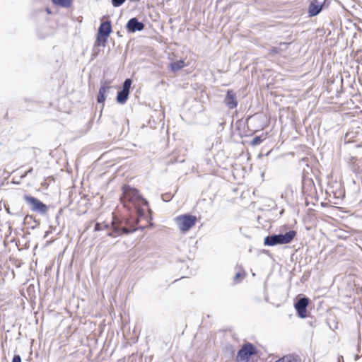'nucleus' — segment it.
Listing matches in <instances>:
<instances>
[{"mask_svg":"<svg viewBox=\"0 0 362 362\" xmlns=\"http://www.w3.org/2000/svg\"><path fill=\"white\" fill-rule=\"evenodd\" d=\"M110 88V86H102L100 88L99 91H98V95L97 96V102L98 103H103L105 102V100L106 99V97H105L106 91H107V90H108Z\"/></svg>","mask_w":362,"mask_h":362,"instance_id":"obj_15","label":"nucleus"},{"mask_svg":"<svg viewBox=\"0 0 362 362\" xmlns=\"http://www.w3.org/2000/svg\"><path fill=\"white\" fill-rule=\"evenodd\" d=\"M62 209H60V210L57 212V215H56V217H55V218H56V221H58L59 217V216L62 214Z\"/></svg>","mask_w":362,"mask_h":362,"instance_id":"obj_25","label":"nucleus"},{"mask_svg":"<svg viewBox=\"0 0 362 362\" xmlns=\"http://www.w3.org/2000/svg\"><path fill=\"white\" fill-rule=\"evenodd\" d=\"M33 168H29V169L26 171V173H25V175H28V174L32 173H33Z\"/></svg>","mask_w":362,"mask_h":362,"instance_id":"obj_26","label":"nucleus"},{"mask_svg":"<svg viewBox=\"0 0 362 362\" xmlns=\"http://www.w3.org/2000/svg\"><path fill=\"white\" fill-rule=\"evenodd\" d=\"M197 217L189 214L180 215L175 218L179 229L182 232L189 230L197 223Z\"/></svg>","mask_w":362,"mask_h":362,"instance_id":"obj_5","label":"nucleus"},{"mask_svg":"<svg viewBox=\"0 0 362 362\" xmlns=\"http://www.w3.org/2000/svg\"><path fill=\"white\" fill-rule=\"evenodd\" d=\"M315 190L313 181L310 178H303L302 180V192L304 194L311 195Z\"/></svg>","mask_w":362,"mask_h":362,"instance_id":"obj_12","label":"nucleus"},{"mask_svg":"<svg viewBox=\"0 0 362 362\" xmlns=\"http://www.w3.org/2000/svg\"><path fill=\"white\" fill-rule=\"evenodd\" d=\"M132 80L130 78H127L123 83L122 88L121 90L128 92L129 93V90L132 85Z\"/></svg>","mask_w":362,"mask_h":362,"instance_id":"obj_20","label":"nucleus"},{"mask_svg":"<svg viewBox=\"0 0 362 362\" xmlns=\"http://www.w3.org/2000/svg\"><path fill=\"white\" fill-rule=\"evenodd\" d=\"M289 42H281L279 47H273L271 48L269 53L272 54H280L282 52L288 49Z\"/></svg>","mask_w":362,"mask_h":362,"instance_id":"obj_13","label":"nucleus"},{"mask_svg":"<svg viewBox=\"0 0 362 362\" xmlns=\"http://www.w3.org/2000/svg\"><path fill=\"white\" fill-rule=\"evenodd\" d=\"M266 138H262V136H255L250 141V145L252 146H257L260 144Z\"/></svg>","mask_w":362,"mask_h":362,"instance_id":"obj_19","label":"nucleus"},{"mask_svg":"<svg viewBox=\"0 0 362 362\" xmlns=\"http://www.w3.org/2000/svg\"><path fill=\"white\" fill-rule=\"evenodd\" d=\"M226 105L230 109H234L238 106V100L235 93L233 90H228L224 99Z\"/></svg>","mask_w":362,"mask_h":362,"instance_id":"obj_11","label":"nucleus"},{"mask_svg":"<svg viewBox=\"0 0 362 362\" xmlns=\"http://www.w3.org/2000/svg\"><path fill=\"white\" fill-rule=\"evenodd\" d=\"M129 1L131 2H137V1H139L140 0H129Z\"/></svg>","mask_w":362,"mask_h":362,"instance_id":"obj_29","label":"nucleus"},{"mask_svg":"<svg viewBox=\"0 0 362 362\" xmlns=\"http://www.w3.org/2000/svg\"><path fill=\"white\" fill-rule=\"evenodd\" d=\"M184 65L185 63L182 60L176 61L170 64V69L172 71L175 72L180 70L184 66Z\"/></svg>","mask_w":362,"mask_h":362,"instance_id":"obj_18","label":"nucleus"},{"mask_svg":"<svg viewBox=\"0 0 362 362\" xmlns=\"http://www.w3.org/2000/svg\"><path fill=\"white\" fill-rule=\"evenodd\" d=\"M22 360H21V357L20 355H14L13 359H12V362H21Z\"/></svg>","mask_w":362,"mask_h":362,"instance_id":"obj_24","label":"nucleus"},{"mask_svg":"<svg viewBox=\"0 0 362 362\" xmlns=\"http://www.w3.org/2000/svg\"><path fill=\"white\" fill-rule=\"evenodd\" d=\"M275 362H301V360L298 356L288 354L280 358Z\"/></svg>","mask_w":362,"mask_h":362,"instance_id":"obj_14","label":"nucleus"},{"mask_svg":"<svg viewBox=\"0 0 362 362\" xmlns=\"http://www.w3.org/2000/svg\"><path fill=\"white\" fill-rule=\"evenodd\" d=\"M23 199L32 211L40 215L47 214L48 209L47 206L38 199L26 194L23 195Z\"/></svg>","mask_w":362,"mask_h":362,"instance_id":"obj_6","label":"nucleus"},{"mask_svg":"<svg viewBox=\"0 0 362 362\" xmlns=\"http://www.w3.org/2000/svg\"><path fill=\"white\" fill-rule=\"evenodd\" d=\"M240 273H237V274H235V276L234 279H235V280H236L237 279H238V278L240 277Z\"/></svg>","mask_w":362,"mask_h":362,"instance_id":"obj_27","label":"nucleus"},{"mask_svg":"<svg viewBox=\"0 0 362 362\" xmlns=\"http://www.w3.org/2000/svg\"><path fill=\"white\" fill-rule=\"evenodd\" d=\"M289 194H293V189H292V187L291 186H288L285 191H284V194H282V197H287Z\"/></svg>","mask_w":362,"mask_h":362,"instance_id":"obj_23","label":"nucleus"},{"mask_svg":"<svg viewBox=\"0 0 362 362\" xmlns=\"http://www.w3.org/2000/svg\"><path fill=\"white\" fill-rule=\"evenodd\" d=\"M257 348L250 342L243 344L238 351L236 362H248L252 356L257 354Z\"/></svg>","mask_w":362,"mask_h":362,"instance_id":"obj_4","label":"nucleus"},{"mask_svg":"<svg viewBox=\"0 0 362 362\" xmlns=\"http://www.w3.org/2000/svg\"><path fill=\"white\" fill-rule=\"evenodd\" d=\"M144 28V24L139 21L136 17L130 18L126 25V29L129 33L141 31Z\"/></svg>","mask_w":362,"mask_h":362,"instance_id":"obj_10","label":"nucleus"},{"mask_svg":"<svg viewBox=\"0 0 362 362\" xmlns=\"http://www.w3.org/2000/svg\"><path fill=\"white\" fill-rule=\"evenodd\" d=\"M173 194H172L170 192L162 194V199L164 202H169L173 199Z\"/></svg>","mask_w":362,"mask_h":362,"instance_id":"obj_21","label":"nucleus"},{"mask_svg":"<svg viewBox=\"0 0 362 362\" xmlns=\"http://www.w3.org/2000/svg\"><path fill=\"white\" fill-rule=\"evenodd\" d=\"M308 304L309 299L306 297L300 298L295 303L294 307L299 317L304 319L307 317Z\"/></svg>","mask_w":362,"mask_h":362,"instance_id":"obj_9","label":"nucleus"},{"mask_svg":"<svg viewBox=\"0 0 362 362\" xmlns=\"http://www.w3.org/2000/svg\"><path fill=\"white\" fill-rule=\"evenodd\" d=\"M112 4L114 7H119L122 6L126 0H111Z\"/></svg>","mask_w":362,"mask_h":362,"instance_id":"obj_22","label":"nucleus"},{"mask_svg":"<svg viewBox=\"0 0 362 362\" xmlns=\"http://www.w3.org/2000/svg\"><path fill=\"white\" fill-rule=\"evenodd\" d=\"M120 199L124 207L130 209L132 207L131 204L135 208L137 216L136 224H137L139 220L145 216L144 210L141 208V205L148 206V201L140 194L138 189L127 185L123 186L122 195Z\"/></svg>","mask_w":362,"mask_h":362,"instance_id":"obj_1","label":"nucleus"},{"mask_svg":"<svg viewBox=\"0 0 362 362\" xmlns=\"http://www.w3.org/2000/svg\"><path fill=\"white\" fill-rule=\"evenodd\" d=\"M297 232L293 230H288L285 233L272 234L267 235L264 239V244L267 246H275L290 243L296 236Z\"/></svg>","mask_w":362,"mask_h":362,"instance_id":"obj_3","label":"nucleus"},{"mask_svg":"<svg viewBox=\"0 0 362 362\" xmlns=\"http://www.w3.org/2000/svg\"><path fill=\"white\" fill-rule=\"evenodd\" d=\"M55 5H59L64 8H69L72 4V0H52Z\"/></svg>","mask_w":362,"mask_h":362,"instance_id":"obj_17","label":"nucleus"},{"mask_svg":"<svg viewBox=\"0 0 362 362\" xmlns=\"http://www.w3.org/2000/svg\"><path fill=\"white\" fill-rule=\"evenodd\" d=\"M129 93L128 92H125L123 90H119L117 93L116 100L119 104H124L128 98H129Z\"/></svg>","mask_w":362,"mask_h":362,"instance_id":"obj_16","label":"nucleus"},{"mask_svg":"<svg viewBox=\"0 0 362 362\" xmlns=\"http://www.w3.org/2000/svg\"><path fill=\"white\" fill-rule=\"evenodd\" d=\"M110 228H112V230L107 233V235L113 238H116L124 234H129L137 230V228H135L134 224L130 223L129 221L124 218L117 219L115 218L112 221L110 225L108 223L103 225L100 223H96L94 230L95 231H100L105 229L109 230ZM144 228L145 227L144 226L138 227V229L141 230H144Z\"/></svg>","mask_w":362,"mask_h":362,"instance_id":"obj_2","label":"nucleus"},{"mask_svg":"<svg viewBox=\"0 0 362 362\" xmlns=\"http://www.w3.org/2000/svg\"><path fill=\"white\" fill-rule=\"evenodd\" d=\"M330 0H312L309 4L308 13L309 17H314L327 8L330 5Z\"/></svg>","mask_w":362,"mask_h":362,"instance_id":"obj_8","label":"nucleus"},{"mask_svg":"<svg viewBox=\"0 0 362 362\" xmlns=\"http://www.w3.org/2000/svg\"><path fill=\"white\" fill-rule=\"evenodd\" d=\"M112 33V25L110 21L102 22L99 26L96 41L95 45L105 46L107 37Z\"/></svg>","mask_w":362,"mask_h":362,"instance_id":"obj_7","label":"nucleus"},{"mask_svg":"<svg viewBox=\"0 0 362 362\" xmlns=\"http://www.w3.org/2000/svg\"><path fill=\"white\" fill-rule=\"evenodd\" d=\"M359 358V356L358 355L355 356V360H358Z\"/></svg>","mask_w":362,"mask_h":362,"instance_id":"obj_30","label":"nucleus"},{"mask_svg":"<svg viewBox=\"0 0 362 362\" xmlns=\"http://www.w3.org/2000/svg\"><path fill=\"white\" fill-rule=\"evenodd\" d=\"M6 209L8 214H12V213L10 211L9 208H6Z\"/></svg>","mask_w":362,"mask_h":362,"instance_id":"obj_28","label":"nucleus"}]
</instances>
